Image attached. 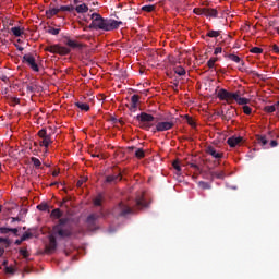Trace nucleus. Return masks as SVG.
<instances>
[{
  "label": "nucleus",
  "instance_id": "1",
  "mask_svg": "<svg viewBox=\"0 0 279 279\" xmlns=\"http://www.w3.org/2000/svg\"><path fill=\"white\" fill-rule=\"evenodd\" d=\"M119 25H123V22L117 20L104 19L99 13L92 14V23L89 29H102V32H112L119 29Z\"/></svg>",
  "mask_w": 279,
  "mask_h": 279
},
{
  "label": "nucleus",
  "instance_id": "2",
  "mask_svg": "<svg viewBox=\"0 0 279 279\" xmlns=\"http://www.w3.org/2000/svg\"><path fill=\"white\" fill-rule=\"evenodd\" d=\"M52 235L58 239H71L74 236L73 227L69 225V218H60L58 223L52 227Z\"/></svg>",
  "mask_w": 279,
  "mask_h": 279
},
{
  "label": "nucleus",
  "instance_id": "3",
  "mask_svg": "<svg viewBox=\"0 0 279 279\" xmlns=\"http://www.w3.org/2000/svg\"><path fill=\"white\" fill-rule=\"evenodd\" d=\"M217 97L220 101H227V104H234V101H236L239 106H246V104H250V99L241 97L240 92L232 93L221 88L218 90Z\"/></svg>",
  "mask_w": 279,
  "mask_h": 279
},
{
  "label": "nucleus",
  "instance_id": "4",
  "mask_svg": "<svg viewBox=\"0 0 279 279\" xmlns=\"http://www.w3.org/2000/svg\"><path fill=\"white\" fill-rule=\"evenodd\" d=\"M112 213L114 217H128V215H132L134 213V209L123 203H120L113 208Z\"/></svg>",
  "mask_w": 279,
  "mask_h": 279
},
{
  "label": "nucleus",
  "instance_id": "5",
  "mask_svg": "<svg viewBox=\"0 0 279 279\" xmlns=\"http://www.w3.org/2000/svg\"><path fill=\"white\" fill-rule=\"evenodd\" d=\"M100 217H104V213L100 214H90L87 219V228L90 230V232H95V230H99V227L97 226V221L99 220Z\"/></svg>",
  "mask_w": 279,
  "mask_h": 279
},
{
  "label": "nucleus",
  "instance_id": "6",
  "mask_svg": "<svg viewBox=\"0 0 279 279\" xmlns=\"http://www.w3.org/2000/svg\"><path fill=\"white\" fill-rule=\"evenodd\" d=\"M37 136L41 138V141L39 142L40 147H45L46 149H48L49 145L53 143V141L51 140V134L47 133V129L39 130Z\"/></svg>",
  "mask_w": 279,
  "mask_h": 279
},
{
  "label": "nucleus",
  "instance_id": "7",
  "mask_svg": "<svg viewBox=\"0 0 279 279\" xmlns=\"http://www.w3.org/2000/svg\"><path fill=\"white\" fill-rule=\"evenodd\" d=\"M22 63L27 64L32 71H35V73H38L40 71V68H38V63H36V58L32 53L24 54L22 58Z\"/></svg>",
  "mask_w": 279,
  "mask_h": 279
},
{
  "label": "nucleus",
  "instance_id": "8",
  "mask_svg": "<svg viewBox=\"0 0 279 279\" xmlns=\"http://www.w3.org/2000/svg\"><path fill=\"white\" fill-rule=\"evenodd\" d=\"M46 51L49 53H57L58 56H69L71 53V49L60 45H51L46 47Z\"/></svg>",
  "mask_w": 279,
  "mask_h": 279
},
{
  "label": "nucleus",
  "instance_id": "9",
  "mask_svg": "<svg viewBox=\"0 0 279 279\" xmlns=\"http://www.w3.org/2000/svg\"><path fill=\"white\" fill-rule=\"evenodd\" d=\"M175 125V119H170L168 121L158 122L156 124V132H167L169 130H173V126Z\"/></svg>",
  "mask_w": 279,
  "mask_h": 279
},
{
  "label": "nucleus",
  "instance_id": "10",
  "mask_svg": "<svg viewBox=\"0 0 279 279\" xmlns=\"http://www.w3.org/2000/svg\"><path fill=\"white\" fill-rule=\"evenodd\" d=\"M58 250V241L56 240V235H49V243L45 246V254H53Z\"/></svg>",
  "mask_w": 279,
  "mask_h": 279
},
{
  "label": "nucleus",
  "instance_id": "11",
  "mask_svg": "<svg viewBox=\"0 0 279 279\" xmlns=\"http://www.w3.org/2000/svg\"><path fill=\"white\" fill-rule=\"evenodd\" d=\"M207 154L215 158L216 160H221L223 158V153L217 151L215 146H208L206 149Z\"/></svg>",
  "mask_w": 279,
  "mask_h": 279
},
{
  "label": "nucleus",
  "instance_id": "12",
  "mask_svg": "<svg viewBox=\"0 0 279 279\" xmlns=\"http://www.w3.org/2000/svg\"><path fill=\"white\" fill-rule=\"evenodd\" d=\"M136 119L137 121H141V123H151L155 118L149 113L142 112L141 114H137Z\"/></svg>",
  "mask_w": 279,
  "mask_h": 279
},
{
  "label": "nucleus",
  "instance_id": "13",
  "mask_svg": "<svg viewBox=\"0 0 279 279\" xmlns=\"http://www.w3.org/2000/svg\"><path fill=\"white\" fill-rule=\"evenodd\" d=\"M229 147H236V145H241L243 143V137L241 136H231L227 140Z\"/></svg>",
  "mask_w": 279,
  "mask_h": 279
},
{
  "label": "nucleus",
  "instance_id": "14",
  "mask_svg": "<svg viewBox=\"0 0 279 279\" xmlns=\"http://www.w3.org/2000/svg\"><path fill=\"white\" fill-rule=\"evenodd\" d=\"M204 16H206V19H217L219 11H217V9L205 8Z\"/></svg>",
  "mask_w": 279,
  "mask_h": 279
},
{
  "label": "nucleus",
  "instance_id": "15",
  "mask_svg": "<svg viewBox=\"0 0 279 279\" xmlns=\"http://www.w3.org/2000/svg\"><path fill=\"white\" fill-rule=\"evenodd\" d=\"M65 45L68 47H70L71 49H82V47H84V45H82L75 40H72L69 37H65Z\"/></svg>",
  "mask_w": 279,
  "mask_h": 279
},
{
  "label": "nucleus",
  "instance_id": "16",
  "mask_svg": "<svg viewBox=\"0 0 279 279\" xmlns=\"http://www.w3.org/2000/svg\"><path fill=\"white\" fill-rule=\"evenodd\" d=\"M138 101H141V96L133 95L131 97V108H130V110H132L133 112H136V109L138 108Z\"/></svg>",
  "mask_w": 279,
  "mask_h": 279
},
{
  "label": "nucleus",
  "instance_id": "17",
  "mask_svg": "<svg viewBox=\"0 0 279 279\" xmlns=\"http://www.w3.org/2000/svg\"><path fill=\"white\" fill-rule=\"evenodd\" d=\"M107 184H113L117 182H121V174H111L106 177Z\"/></svg>",
  "mask_w": 279,
  "mask_h": 279
},
{
  "label": "nucleus",
  "instance_id": "18",
  "mask_svg": "<svg viewBox=\"0 0 279 279\" xmlns=\"http://www.w3.org/2000/svg\"><path fill=\"white\" fill-rule=\"evenodd\" d=\"M74 10L77 12V14H86L88 12V5L86 3L76 5Z\"/></svg>",
  "mask_w": 279,
  "mask_h": 279
},
{
  "label": "nucleus",
  "instance_id": "19",
  "mask_svg": "<svg viewBox=\"0 0 279 279\" xmlns=\"http://www.w3.org/2000/svg\"><path fill=\"white\" fill-rule=\"evenodd\" d=\"M229 60H231L232 62H235L236 64H239V62H241L242 66H245V61L241 60V57L230 53L228 54Z\"/></svg>",
  "mask_w": 279,
  "mask_h": 279
},
{
  "label": "nucleus",
  "instance_id": "20",
  "mask_svg": "<svg viewBox=\"0 0 279 279\" xmlns=\"http://www.w3.org/2000/svg\"><path fill=\"white\" fill-rule=\"evenodd\" d=\"M76 108H80V110H83L84 112H88L90 110V106L86 102L77 101L75 102Z\"/></svg>",
  "mask_w": 279,
  "mask_h": 279
},
{
  "label": "nucleus",
  "instance_id": "21",
  "mask_svg": "<svg viewBox=\"0 0 279 279\" xmlns=\"http://www.w3.org/2000/svg\"><path fill=\"white\" fill-rule=\"evenodd\" d=\"M234 112H236L234 109L227 110L226 113L222 114V119H225L226 121H230V119L234 117Z\"/></svg>",
  "mask_w": 279,
  "mask_h": 279
},
{
  "label": "nucleus",
  "instance_id": "22",
  "mask_svg": "<svg viewBox=\"0 0 279 279\" xmlns=\"http://www.w3.org/2000/svg\"><path fill=\"white\" fill-rule=\"evenodd\" d=\"M257 143H259V145H262L263 147H265V145H267V143H269V140H267L266 135H257Z\"/></svg>",
  "mask_w": 279,
  "mask_h": 279
},
{
  "label": "nucleus",
  "instance_id": "23",
  "mask_svg": "<svg viewBox=\"0 0 279 279\" xmlns=\"http://www.w3.org/2000/svg\"><path fill=\"white\" fill-rule=\"evenodd\" d=\"M206 36L207 38H219V36H221V31H208Z\"/></svg>",
  "mask_w": 279,
  "mask_h": 279
},
{
  "label": "nucleus",
  "instance_id": "24",
  "mask_svg": "<svg viewBox=\"0 0 279 279\" xmlns=\"http://www.w3.org/2000/svg\"><path fill=\"white\" fill-rule=\"evenodd\" d=\"M174 73L179 75L180 77L186 75V70L182 68V65L175 66L174 68Z\"/></svg>",
  "mask_w": 279,
  "mask_h": 279
},
{
  "label": "nucleus",
  "instance_id": "25",
  "mask_svg": "<svg viewBox=\"0 0 279 279\" xmlns=\"http://www.w3.org/2000/svg\"><path fill=\"white\" fill-rule=\"evenodd\" d=\"M50 217L53 219H61L60 217H62V210H60V208L53 209L50 214Z\"/></svg>",
  "mask_w": 279,
  "mask_h": 279
},
{
  "label": "nucleus",
  "instance_id": "26",
  "mask_svg": "<svg viewBox=\"0 0 279 279\" xmlns=\"http://www.w3.org/2000/svg\"><path fill=\"white\" fill-rule=\"evenodd\" d=\"M198 186H199V189H203V191H208V190L213 189V185H210V183H208L206 181H199Z\"/></svg>",
  "mask_w": 279,
  "mask_h": 279
},
{
  "label": "nucleus",
  "instance_id": "27",
  "mask_svg": "<svg viewBox=\"0 0 279 279\" xmlns=\"http://www.w3.org/2000/svg\"><path fill=\"white\" fill-rule=\"evenodd\" d=\"M59 12H60V9H56V8L49 9L46 11V16L48 19H51V16H56V14H58Z\"/></svg>",
  "mask_w": 279,
  "mask_h": 279
},
{
  "label": "nucleus",
  "instance_id": "28",
  "mask_svg": "<svg viewBox=\"0 0 279 279\" xmlns=\"http://www.w3.org/2000/svg\"><path fill=\"white\" fill-rule=\"evenodd\" d=\"M136 206L138 208H147V206H149V204H147V202H145V198L141 197L136 201Z\"/></svg>",
  "mask_w": 279,
  "mask_h": 279
},
{
  "label": "nucleus",
  "instance_id": "29",
  "mask_svg": "<svg viewBox=\"0 0 279 279\" xmlns=\"http://www.w3.org/2000/svg\"><path fill=\"white\" fill-rule=\"evenodd\" d=\"M11 32L16 38L21 37V35L23 34V31L19 26L12 27Z\"/></svg>",
  "mask_w": 279,
  "mask_h": 279
},
{
  "label": "nucleus",
  "instance_id": "30",
  "mask_svg": "<svg viewBox=\"0 0 279 279\" xmlns=\"http://www.w3.org/2000/svg\"><path fill=\"white\" fill-rule=\"evenodd\" d=\"M73 10H75L73 5H61L59 8V12H73Z\"/></svg>",
  "mask_w": 279,
  "mask_h": 279
},
{
  "label": "nucleus",
  "instance_id": "31",
  "mask_svg": "<svg viewBox=\"0 0 279 279\" xmlns=\"http://www.w3.org/2000/svg\"><path fill=\"white\" fill-rule=\"evenodd\" d=\"M101 202H104V194H98L94 199V206H101Z\"/></svg>",
  "mask_w": 279,
  "mask_h": 279
},
{
  "label": "nucleus",
  "instance_id": "32",
  "mask_svg": "<svg viewBox=\"0 0 279 279\" xmlns=\"http://www.w3.org/2000/svg\"><path fill=\"white\" fill-rule=\"evenodd\" d=\"M31 162H33L35 169H40V167L43 165V162H40V159H38L36 157H32Z\"/></svg>",
  "mask_w": 279,
  "mask_h": 279
},
{
  "label": "nucleus",
  "instance_id": "33",
  "mask_svg": "<svg viewBox=\"0 0 279 279\" xmlns=\"http://www.w3.org/2000/svg\"><path fill=\"white\" fill-rule=\"evenodd\" d=\"M219 59L217 57H211L208 61H207V66L208 69H215V63L218 61Z\"/></svg>",
  "mask_w": 279,
  "mask_h": 279
},
{
  "label": "nucleus",
  "instance_id": "34",
  "mask_svg": "<svg viewBox=\"0 0 279 279\" xmlns=\"http://www.w3.org/2000/svg\"><path fill=\"white\" fill-rule=\"evenodd\" d=\"M143 12H154V10H156V5L154 4H148V5H144L142 7Z\"/></svg>",
  "mask_w": 279,
  "mask_h": 279
},
{
  "label": "nucleus",
  "instance_id": "35",
  "mask_svg": "<svg viewBox=\"0 0 279 279\" xmlns=\"http://www.w3.org/2000/svg\"><path fill=\"white\" fill-rule=\"evenodd\" d=\"M193 12L194 14H197V16H204L205 8H194Z\"/></svg>",
  "mask_w": 279,
  "mask_h": 279
},
{
  "label": "nucleus",
  "instance_id": "36",
  "mask_svg": "<svg viewBox=\"0 0 279 279\" xmlns=\"http://www.w3.org/2000/svg\"><path fill=\"white\" fill-rule=\"evenodd\" d=\"M135 156L138 159H142L145 156V150H143V148H137L136 151H135Z\"/></svg>",
  "mask_w": 279,
  "mask_h": 279
},
{
  "label": "nucleus",
  "instance_id": "37",
  "mask_svg": "<svg viewBox=\"0 0 279 279\" xmlns=\"http://www.w3.org/2000/svg\"><path fill=\"white\" fill-rule=\"evenodd\" d=\"M19 253L23 258H29V252H27V248H20Z\"/></svg>",
  "mask_w": 279,
  "mask_h": 279
},
{
  "label": "nucleus",
  "instance_id": "38",
  "mask_svg": "<svg viewBox=\"0 0 279 279\" xmlns=\"http://www.w3.org/2000/svg\"><path fill=\"white\" fill-rule=\"evenodd\" d=\"M34 236V234L29 231L24 232V234L22 235V241H27L28 239H32Z\"/></svg>",
  "mask_w": 279,
  "mask_h": 279
},
{
  "label": "nucleus",
  "instance_id": "39",
  "mask_svg": "<svg viewBox=\"0 0 279 279\" xmlns=\"http://www.w3.org/2000/svg\"><path fill=\"white\" fill-rule=\"evenodd\" d=\"M213 175H215V178H217L218 180H223V178H226V173L223 171L213 172Z\"/></svg>",
  "mask_w": 279,
  "mask_h": 279
},
{
  "label": "nucleus",
  "instance_id": "40",
  "mask_svg": "<svg viewBox=\"0 0 279 279\" xmlns=\"http://www.w3.org/2000/svg\"><path fill=\"white\" fill-rule=\"evenodd\" d=\"M37 210H41L43 213L49 210V205L47 204H39L37 205Z\"/></svg>",
  "mask_w": 279,
  "mask_h": 279
},
{
  "label": "nucleus",
  "instance_id": "41",
  "mask_svg": "<svg viewBox=\"0 0 279 279\" xmlns=\"http://www.w3.org/2000/svg\"><path fill=\"white\" fill-rule=\"evenodd\" d=\"M48 34H51L52 36H58V34H60V28L50 27L48 29Z\"/></svg>",
  "mask_w": 279,
  "mask_h": 279
},
{
  "label": "nucleus",
  "instance_id": "42",
  "mask_svg": "<svg viewBox=\"0 0 279 279\" xmlns=\"http://www.w3.org/2000/svg\"><path fill=\"white\" fill-rule=\"evenodd\" d=\"M276 105L274 104V105H271V106H266L265 107V111L266 112H276Z\"/></svg>",
  "mask_w": 279,
  "mask_h": 279
},
{
  "label": "nucleus",
  "instance_id": "43",
  "mask_svg": "<svg viewBox=\"0 0 279 279\" xmlns=\"http://www.w3.org/2000/svg\"><path fill=\"white\" fill-rule=\"evenodd\" d=\"M243 112H244V114H252V107L244 105Z\"/></svg>",
  "mask_w": 279,
  "mask_h": 279
},
{
  "label": "nucleus",
  "instance_id": "44",
  "mask_svg": "<svg viewBox=\"0 0 279 279\" xmlns=\"http://www.w3.org/2000/svg\"><path fill=\"white\" fill-rule=\"evenodd\" d=\"M251 53H256V54L263 53V48L253 47L251 49Z\"/></svg>",
  "mask_w": 279,
  "mask_h": 279
},
{
  "label": "nucleus",
  "instance_id": "45",
  "mask_svg": "<svg viewBox=\"0 0 279 279\" xmlns=\"http://www.w3.org/2000/svg\"><path fill=\"white\" fill-rule=\"evenodd\" d=\"M185 119L187 123L191 125V128H195V120H193V118L185 116Z\"/></svg>",
  "mask_w": 279,
  "mask_h": 279
},
{
  "label": "nucleus",
  "instance_id": "46",
  "mask_svg": "<svg viewBox=\"0 0 279 279\" xmlns=\"http://www.w3.org/2000/svg\"><path fill=\"white\" fill-rule=\"evenodd\" d=\"M11 228L0 227V234H9Z\"/></svg>",
  "mask_w": 279,
  "mask_h": 279
},
{
  "label": "nucleus",
  "instance_id": "47",
  "mask_svg": "<svg viewBox=\"0 0 279 279\" xmlns=\"http://www.w3.org/2000/svg\"><path fill=\"white\" fill-rule=\"evenodd\" d=\"M151 125L153 124L150 122H143L142 128H143V130L149 131V130H151Z\"/></svg>",
  "mask_w": 279,
  "mask_h": 279
},
{
  "label": "nucleus",
  "instance_id": "48",
  "mask_svg": "<svg viewBox=\"0 0 279 279\" xmlns=\"http://www.w3.org/2000/svg\"><path fill=\"white\" fill-rule=\"evenodd\" d=\"M4 271H5V274H14V271H16V270L12 266H7L4 268Z\"/></svg>",
  "mask_w": 279,
  "mask_h": 279
},
{
  "label": "nucleus",
  "instance_id": "49",
  "mask_svg": "<svg viewBox=\"0 0 279 279\" xmlns=\"http://www.w3.org/2000/svg\"><path fill=\"white\" fill-rule=\"evenodd\" d=\"M173 169H175V171H182V168L180 167V162L179 161H174L172 163Z\"/></svg>",
  "mask_w": 279,
  "mask_h": 279
},
{
  "label": "nucleus",
  "instance_id": "50",
  "mask_svg": "<svg viewBox=\"0 0 279 279\" xmlns=\"http://www.w3.org/2000/svg\"><path fill=\"white\" fill-rule=\"evenodd\" d=\"M11 104H12V106H16V105L21 104V99L14 97L11 99Z\"/></svg>",
  "mask_w": 279,
  "mask_h": 279
},
{
  "label": "nucleus",
  "instance_id": "51",
  "mask_svg": "<svg viewBox=\"0 0 279 279\" xmlns=\"http://www.w3.org/2000/svg\"><path fill=\"white\" fill-rule=\"evenodd\" d=\"M271 49H272L274 53H277L279 56V47H278V45L274 44L271 46Z\"/></svg>",
  "mask_w": 279,
  "mask_h": 279
},
{
  "label": "nucleus",
  "instance_id": "52",
  "mask_svg": "<svg viewBox=\"0 0 279 279\" xmlns=\"http://www.w3.org/2000/svg\"><path fill=\"white\" fill-rule=\"evenodd\" d=\"M0 243H4L5 245H10V240L8 238H0Z\"/></svg>",
  "mask_w": 279,
  "mask_h": 279
},
{
  "label": "nucleus",
  "instance_id": "53",
  "mask_svg": "<svg viewBox=\"0 0 279 279\" xmlns=\"http://www.w3.org/2000/svg\"><path fill=\"white\" fill-rule=\"evenodd\" d=\"M10 232H12L14 236H19V228H11Z\"/></svg>",
  "mask_w": 279,
  "mask_h": 279
},
{
  "label": "nucleus",
  "instance_id": "54",
  "mask_svg": "<svg viewBox=\"0 0 279 279\" xmlns=\"http://www.w3.org/2000/svg\"><path fill=\"white\" fill-rule=\"evenodd\" d=\"M221 51H222L221 47L215 48L214 56H219V53H221Z\"/></svg>",
  "mask_w": 279,
  "mask_h": 279
},
{
  "label": "nucleus",
  "instance_id": "55",
  "mask_svg": "<svg viewBox=\"0 0 279 279\" xmlns=\"http://www.w3.org/2000/svg\"><path fill=\"white\" fill-rule=\"evenodd\" d=\"M270 147H278V141L271 140L270 141Z\"/></svg>",
  "mask_w": 279,
  "mask_h": 279
},
{
  "label": "nucleus",
  "instance_id": "56",
  "mask_svg": "<svg viewBox=\"0 0 279 279\" xmlns=\"http://www.w3.org/2000/svg\"><path fill=\"white\" fill-rule=\"evenodd\" d=\"M190 167L192 169H195L196 171H199V166L195 165V163H190Z\"/></svg>",
  "mask_w": 279,
  "mask_h": 279
},
{
  "label": "nucleus",
  "instance_id": "57",
  "mask_svg": "<svg viewBox=\"0 0 279 279\" xmlns=\"http://www.w3.org/2000/svg\"><path fill=\"white\" fill-rule=\"evenodd\" d=\"M52 175H53V178H58V175H60V170H54L52 172Z\"/></svg>",
  "mask_w": 279,
  "mask_h": 279
},
{
  "label": "nucleus",
  "instance_id": "58",
  "mask_svg": "<svg viewBox=\"0 0 279 279\" xmlns=\"http://www.w3.org/2000/svg\"><path fill=\"white\" fill-rule=\"evenodd\" d=\"M23 241H24L23 238H21L20 240H16V241H15V244H16V245H21V243H23Z\"/></svg>",
  "mask_w": 279,
  "mask_h": 279
},
{
  "label": "nucleus",
  "instance_id": "59",
  "mask_svg": "<svg viewBox=\"0 0 279 279\" xmlns=\"http://www.w3.org/2000/svg\"><path fill=\"white\" fill-rule=\"evenodd\" d=\"M3 254H5V248H0V258L3 256Z\"/></svg>",
  "mask_w": 279,
  "mask_h": 279
},
{
  "label": "nucleus",
  "instance_id": "60",
  "mask_svg": "<svg viewBox=\"0 0 279 279\" xmlns=\"http://www.w3.org/2000/svg\"><path fill=\"white\" fill-rule=\"evenodd\" d=\"M268 136H269L270 138H274V133H272V131H269V132H268Z\"/></svg>",
  "mask_w": 279,
  "mask_h": 279
},
{
  "label": "nucleus",
  "instance_id": "61",
  "mask_svg": "<svg viewBox=\"0 0 279 279\" xmlns=\"http://www.w3.org/2000/svg\"><path fill=\"white\" fill-rule=\"evenodd\" d=\"M2 265H3L4 268H7L8 267V260H3Z\"/></svg>",
  "mask_w": 279,
  "mask_h": 279
},
{
  "label": "nucleus",
  "instance_id": "62",
  "mask_svg": "<svg viewBox=\"0 0 279 279\" xmlns=\"http://www.w3.org/2000/svg\"><path fill=\"white\" fill-rule=\"evenodd\" d=\"M50 186H58V182L56 181V182H52L51 184H50Z\"/></svg>",
  "mask_w": 279,
  "mask_h": 279
},
{
  "label": "nucleus",
  "instance_id": "63",
  "mask_svg": "<svg viewBox=\"0 0 279 279\" xmlns=\"http://www.w3.org/2000/svg\"><path fill=\"white\" fill-rule=\"evenodd\" d=\"M83 184H84L83 181H78V182H77V186H82Z\"/></svg>",
  "mask_w": 279,
  "mask_h": 279
},
{
  "label": "nucleus",
  "instance_id": "64",
  "mask_svg": "<svg viewBox=\"0 0 279 279\" xmlns=\"http://www.w3.org/2000/svg\"><path fill=\"white\" fill-rule=\"evenodd\" d=\"M275 31L277 32V34L279 35V26L275 27Z\"/></svg>",
  "mask_w": 279,
  "mask_h": 279
}]
</instances>
